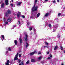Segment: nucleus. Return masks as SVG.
Segmentation results:
<instances>
[{
    "instance_id": "f257e3e1",
    "label": "nucleus",
    "mask_w": 65,
    "mask_h": 65,
    "mask_svg": "<svg viewBox=\"0 0 65 65\" xmlns=\"http://www.w3.org/2000/svg\"><path fill=\"white\" fill-rule=\"evenodd\" d=\"M37 8H38V7L36 6L35 4H34V6H33L32 8L31 9V12H33L34 11H37Z\"/></svg>"
},
{
    "instance_id": "f03ea898",
    "label": "nucleus",
    "mask_w": 65,
    "mask_h": 65,
    "mask_svg": "<svg viewBox=\"0 0 65 65\" xmlns=\"http://www.w3.org/2000/svg\"><path fill=\"white\" fill-rule=\"evenodd\" d=\"M58 24H56L55 25V26L54 27V29L53 30V32H54L56 30V29L58 28Z\"/></svg>"
},
{
    "instance_id": "7ed1b4c3",
    "label": "nucleus",
    "mask_w": 65,
    "mask_h": 65,
    "mask_svg": "<svg viewBox=\"0 0 65 65\" xmlns=\"http://www.w3.org/2000/svg\"><path fill=\"white\" fill-rule=\"evenodd\" d=\"M10 13H11V12H10V10H8L7 12L5 13V16L6 17H8V14H10Z\"/></svg>"
},
{
    "instance_id": "20e7f679",
    "label": "nucleus",
    "mask_w": 65,
    "mask_h": 65,
    "mask_svg": "<svg viewBox=\"0 0 65 65\" xmlns=\"http://www.w3.org/2000/svg\"><path fill=\"white\" fill-rule=\"evenodd\" d=\"M22 2L19 1H16V4L17 6H20L22 4Z\"/></svg>"
},
{
    "instance_id": "39448f33",
    "label": "nucleus",
    "mask_w": 65,
    "mask_h": 65,
    "mask_svg": "<svg viewBox=\"0 0 65 65\" xmlns=\"http://www.w3.org/2000/svg\"><path fill=\"white\" fill-rule=\"evenodd\" d=\"M28 35L27 34H25V37H24V39L25 40V41H27L28 40Z\"/></svg>"
},
{
    "instance_id": "423d86ee",
    "label": "nucleus",
    "mask_w": 65,
    "mask_h": 65,
    "mask_svg": "<svg viewBox=\"0 0 65 65\" xmlns=\"http://www.w3.org/2000/svg\"><path fill=\"white\" fill-rule=\"evenodd\" d=\"M0 4H2L1 5V7L3 8L4 7V3L3 2V1H1L0 2Z\"/></svg>"
},
{
    "instance_id": "0eeeda50",
    "label": "nucleus",
    "mask_w": 65,
    "mask_h": 65,
    "mask_svg": "<svg viewBox=\"0 0 65 65\" xmlns=\"http://www.w3.org/2000/svg\"><path fill=\"white\" fill-rule=\"evenodd\" d=\"M18 53H17L15 57V58L14 59V61H15L16 60H18Z\"/></svg>"
},
{
    "instance_id": "6e6552de",
    "label": "nucleus",
    "mask_w": 65,
    "mask_h": 65,
    "mask_svg": "<svg viewBox=\"0 0 65 65\" xmlns=\"http://www.w3.org/2000/svg\"><path fill=\"white\" fill-rule=\"evenodd\" d=\"M1 38L2 41H3V40H4L5 39L4 38V36L3 35H1Z\"/></svg>"
},
{
    "instance_id": "1a4fd4ad",
    "label": "nucleus",
    "mask_w": 65,
    "mask_h": 65,
    "mask_svg": "<svg viewBox=\"0 0 65 65\" xmlns=\"http://www.w3.org/2000/svg\"><path fill=\"white\" fill-rule=\"evenodd\" d=\"M9 60H7L5 62V65H9Z\"/></svg>"
},
{
    "instance_id": "9d476101",
    "label": "nucleus",
    "mask_w": 65,
    "mask_h": 65,
    "mask_svg": "<svg viewBox=\"0 0 65 65\" xmlns=\"http://www.w3.org/2000/svg\"><path fill=\"white\" fill-rule=\"evenodd\" d=\"M36 53V51H35L34 52L31 53L29 54V55L30 56H33L34 54L35 53Z\"/></svg>"
},
{
    "instance_id": "9b49d317",
    "label": "nucleus",
    "mask_w": 65,
    "mask_h": 65,
    "mask_svg": "<svg viewBox=\"0 0 65 65\" xmlns=\"http://www.w3.org/2000/svg\"><path fill=\"white\" fill-rule=\"evenodd\" d=\"M5 5H7L9 4V3H8V0H5Z\"/></svg>"
},
{
    "instance_id": "f8f14e48",
    "label": "nucleus",
    "mask_w": 65,
    "mask_h": 65,
    "mask_svg": "<svg viewBox=\"0 0 65 65\" xmlns=\"http://www.w3.org/2000/svg\"><path fill=\"white\" fill-rule=\"evenodd\" d=\"M21 13L20 12H18V13L17 14V16L18 17V18H19L20 17V16L21 15Z\"/></svg>"
},
{
    "instance_id": "ddd939ff",
    "label": "nucleus",
    "mask_w": 65,
    "mask_h": 65,
    "mask_svg": "<svg viewBox=\"0 0 65 65\" xmlns=\"http://www.w3.org/2000/svg\"><path fill=\"white\" fill-rule=\"evenodd\" d=\"M19 41L20 44H21V43H22V42H23V40L22 39H21V38H19Z\"/></svg>"
},
{
    "instance_id": "4468645a",
    "label": "nucleus",
    "mask_w": 65,
    "mask_h": 65,
    "mask_svg": "<svg viewBox=\"0 0 65 65\" xmlns=\"http://www.w3.org/2000/svg\"><path fill=\"white\" fill-rule=\"evenodd\" d=\"M34 17H35V15H34V14H31V16L30 17V18H31L32 19H33V18H34Z\"/></svg>"
},
{
    "instance_id": "2eb2a0df",
    "label": "nucleus",
    "mask_w": 65,
    "mask_h": 65,
    "mask_svg": "<svg viewBox=\"0 0 65 65\" xmlns=\"http://www.w3.org/2000/svg\"><path fill=\"white\" fill-rule=\"evenodd\" d=\"M48 48V47L47 46H43L42 47V48Z\"/></svg>"
},
{
    "instance_id": "dca6fc26",
    "label": "nucleus",
    "mask_w": 65,
    "mask_h": 65,
    "mask_svg": "<svg viewBox=\"0 0 65 65\" xmlns=\"http://www.w3.org/2000/svg\"><path fill=\"white\" fill-rule=\"evenodd\" d=\"M38 0H35L34 1V4H36V3H37V2Z\"/></svg>"
},
{
    "instance_id": "f3484780",
    "label": "nucleus",
    "mask_w": 65,
    "mask_h": 65,
    "mask_svg": "<svg viewBox=\"0 0 65 65\" xmlns=\"http://www.w3.org/2000/svg\"><path fill=\"white\" fill-rule=\"evenodd\" d=\"M26 48H27V47H28V46H29V44H28V43H27V42H26Z\"/></svg>"
},
{
    "instance_id": "a211bd4d",
    "label": "nucleus",
    "mask_w": 65,
    "mask_h": 65,
    "mask_svg": "<svg viewBox=\"0 0 65 65\" xmlns=\"http://www.w3.org/2000/svg\"><path fill=\"white\" fill-rule=\"evenodd\" d=\"M14 42L15 44L16 45H17V41L16 40L14 41Z\"/></svg>"
},
{
    "instance_id": "6ab92c4d",
    "label": "nucleus",
    "mask_w": 65,
    "mask_h": 65,
    "mask_svg": "<svg viewBox=\"0 0 65 65\" xmlns=\"http://www.w3.org/2000/svg\"><path fill=\"white\" fill-rule=\"evenodd\" d=\"M40 16V13H38L37 15V18H38Z\"/></svg>"
},
{
    "instance_id": "aec40b11",
    "label": "nucleus",
    "mask_w": 65,
    "mask_h": 65,
    "mask_svg": "<svg viewBox=\"0 0 65 65\" xmlns=\"http://www.w3.org/2000/svg\"><path fill=\"white\" fill-rule=\"evenodd\" d=\"M42 56H40V57H39L38 58V60H41V58H42Z\"/></svg>"
},
{
    "instance_id": "412c9836",
    "label": "nucleus",
    "mask_w": 65,
    "mask_h": 65,
    "mask_svg": "<svg viewBox=\"0 0 65 65\" xmlns=\"http://www.w3.org/2000/svg\"><path fill=\"white\" fill-rule=\"evenodd\" d=\"M18 25H19V26H20V24H21V21H18Z\"/></svg>"
},
{
    "instance_id": "4be33fe9",
    "label": "nucleus",
    "mask_w": 65,
    "mask_h": 65,
    "mask_svg": "<svg viewBox=\"0 0 65 65\" xmlns=\"http://www.w3.org/2000/svg\"><path fill=\"white\" fill-rule=\"evenodd\" d=\"M29 24H30V22L29 21H28V22L27 24V26L28 27V26L29 25Z\"/></svg>"
},
{
    "instance_id": "5701e85b",
    "label": "nucleus",
    "mask_w": 65,
    "mask_h": 65,
    "mask_svg": "<svg viewBox=\"0 0 65 65\" xmlns=\"http://www.w3.org/2000/svg\"><path fill=\"white\" fill-rule=\"evenodd\" d=\"M49 14L48 13H46V14L45 15V17H47L48 15Z\"/></svg>"
},
{
    "instance_id": "b1692460",
    "label": "nucleus",
    "mask_w": 65,
    "mask_h": 65,
    "mask_svg": "<svg viewBox=\"0 0 65 65\" xmlns=\"http://www.w3.org/2000/svg\"><path fill=\"white\" fill-rule=\"evenodd\" d=\"M11 21V19H9L7 20V21L8 22H10Z\"/></svg>"
},
{
    "instance_id": "393cba45",
    "label": "nucleus",
    "mask_w": 65,
    "mask_h": 65,
    "mask_svg": "<svg viewBox=\"0 0 65 65\" xmlns=\"http://www.w3.org/2000/svg\"><path fill=\"white\" fill-rule=\"evenodd\" d=\"M29 60L26 63V65H27V64H28L29 63Z\"/></svg>"
},
{
    "instance_id": "a878e982",
    "label": "nucleus",
    "mask_w": 65,
    "mask_h": 65,
    "mask_svg": "<svg viewBox=\"0 0 65 65\" xmlns=\"http://www.w3.org/2000/svg\"><path fill=\"white\" fill-rule=\"evenodd\" d=\"M48 1V0H45V1L43 3H46L47 2V1Z\"/></svg>"
},
{
    "instance_id": "bb28decb",
    "label": "nucleus",
    "mask_w": 65,
    "mask_h": 65,
    "mask_svg": "<svg viewBox=\"0 0 65 65\" xmlns=\"http://www.w3.org/2000/svg\"><path fill=\"white\" fill-rule=\"evenodd\" d=\"M31 62H35V60L34 59H32L31 60Z\"/></svg>"
},
{
    "instance_id": "cd10ccee",
    "label": "nucleus",
    "mask_w": 65,
    "mask_h": 65,
    "mask_svg": "<svg viewBox=\"0 0 65 65\" xmlns=\"http://www.w3.org/2000/svg\"><path fill=\"white\" fill-rule=\"evenodd\" d=\"M57 37H58V38H60V35L59 34H58L57 36Z\"/></svg>"
},
{
    "instance_id": "c85d7f7f",
    "label": "nucleus",
    "mask_w": 65,
    "mask_h": 65,
    "mask_svg": "<svg viewBox=\"0 0 65 65\" xmlns=\"http://www.w3.org/2000/svg\"><path fill=\"white\" fill-rule=\"evenodd\" d=\"M21 65H24V62L23 61L21 62Z\"/></svg>"
},
{
    "instance_id": "c756f323",
    "label": "nucleus",
    "mask_w": 65,
    "mask_h": 65,
    "mask_svg": "<svg viewBox=\"0 0 65 65\" xmlns=\"http://www.w3.org/2000/svg\"><path fill=\"white\" fill-rule=\"evenodd\" d=\"M58 46H56L55 47V49H57V48H58Z\"/></svg>"
},
{
    "instance_id": "7c9ffc66",
    "label": "nucleus",
    "mask_w": 65,
    "mask_h": 65,
    "mask_svg": "<svg viewBox=\"0 0 65 65\" xmlns=\"http://www.w3.org/2000/svg\"><path fill=\"white\" fill-rule=\"evenodd\" d=\"M8 24V22H5V25H6L7 24Z\"/></svg>"
},
{
    "instance_id": "2f4dec72",
    "label": "nucleus",
    "mask_w": 65,
    "mask_h": 65,
    "mask_svg": "<svg viewBox=\"0 0 65 65\" xmlns=\"http://www.w3.org/2000/svg\"><path fill=\"white\" fill-rule=\"evenodd\" d=\"M22 18H25V16L24 15H22Z\"/></svg>"
},
{
    "instance_id": "473e14b6",
    "label": "nucleus",
    "mask_w": 65,
    "mask_h": 65,
    "mask_svg": "<svg viewBox=\"0 0 65 65\" xmlns=\"http://www.w3.org/2000/svg\"><path fill=\"white\" fill-rule=\"evenodd\" d=\"M34 33H35V32H36V29H34Z\"/></svg>"
},
{
    "instance_id": "72a5a7b5",
    "label": "nucleus",
    "mask_w": 65,
    "mask_h": 65,
    "mask_svg": "<svg viewBox=\"0 0 65 65\" xmlns=\"http://www.w3.org/2000/svg\"><path fill=\"white\" fill-rule=\"evenodd\" d=\"M10 5L12 7H13V5L12 3Z\"/></svg>"
},
{
    "instance_id": "f704fd0d",
    "label": "nucleus",
    "mask_w": 65,
    "mask_h": 65,
    "mask_svg": "<svg viewBox=\"0 0 65 65\" xmlns=\"http://www.w3.org/2000/svg\"><path fill=\"white\" fill-rule=\"evenodd\" d=\"M48 26H49V27H51L52 26L51 24H49Z\"/></svg>"
},
{
    "instance_id": "c9c22d12",
    "label": "nucleus",
    "mask_w": 65,
    "mask_h": 65,
    "mask_svg": "<svg viewBox=\"0 0 65 65\" xmlns=\"http://www.w3.org/2000/svg\"><path fill=\"white\" fill-rule=\"evenodd\" d=\"M45 43L46 45H48V43L47 42H45Z\"/></svg>"
},
{
    "instance_id": "e433bc0d",
    "label": "nucleus",
    "mask_w": 65,
    "mask_h": 65,
    "mask_svg": "<svg viewBox=\"0 0 65 65\" xmlns=\"http://www.w3.org/2000/svg\"><path fill=\"white\" fill-rule=\"evenodd\" d=\"M32 30V27H30L29 28V30H30V31H31Z\"/></svg>"
},
{
    "instance_id": "4c0bfd02",
    "label": "nucleus",
    "mask_w": 65,
    "mask_h": 65,
    "mask_svg": "<svg viewBox=\"0 0 65 65\" xmlns=\"http://www.w3.org/2000/svg\"><path fill=\"white\" fill-rule=\"evenodd\" d=\"M21 60H19L18 61L19 62V63H20V62H21Z\"/></svg>"
},
{
    "instance_id": "58836bf2",
    "label": "nucleus",
    "mask_w": 65,
    "mask_h": 65,
    "mask_svg": "<svg viewBox=\"0 0 65 65\" xmlns=\"http://www.w3.org/2000/svg\"><path fill=\"white\" fill-rule=\"evenodd\" d=\"M38 54H41V51L39 52H38Z\"/></svg>"
},
{
    "instance_id": "ea45409f",
    "label": "nucleus",
    "mask_w": 65,
    "mask_h": 65,
    "mask_svg": "<svg viewBox=\"0 0 65 65\" xmlns=\"http://www.w3.org/2000/svg\"><path fill=\"white\" fill-rule=\"evenodd\" d=\"M51 58H52L51 57H49L48 58V59H51Z\"/></svg>"
},
{
    "instance_id": "a19ab883",
    "label": "nucleus",
    "mask_w": 65,
    "mask_h": 65,
    "mask_svg": "<svg viewBox=\"0 0 65 65\" xmlns=\"http://www.w3.org/2000/svg\"><path fill=\"white\" fill-rule=\"evenodd\" d=\"M53 2V3H56V1H55V0H54Z\"/></svg>"
},
{
    "instance_id": "79ce46f5",
    "label": "nucleus",
    "mask_w": 65,
    "mask_h": 65,
    "mask_svg": "<svg viewBox=\"0 0 65 65\" xmlns=\"http://www.w3.org/2000/svg\"><path fill=\"white\" fill-rule=\"evenodd\" d=\"M15 26L14 25L13 26V28H12V29H14V28H15Z\"/></svg>"
},
{
    "instance_id": "37998d69",
    "label": "nucleus",
    "mask_w": 65,
    "mask_h": 65,
    "mask_svg": "<svg viewBox=\"0 0 65 65\" xmlns=\"http://www.w3.org/2000/svg\"><path fill=\"white\" fill-rule=\"evenodd\" d=\"M49 56H50V57H51V58H52V55L51 54H50L49 55Z\"/></svg>"
},
{
    "instance_id": "c03bdc74",
    "label": "nucleus",
    "mask_w": 65,
    "mask_h": 65,
    "mask_svg": "<svg viewBox=\"0 0 65 65\" xmlns=\"http://www.w3.org/2000/svg\"><path fill=\"white\" fill-rule=\"evenodd\" d=\"M19 57H22V56H21V55L20 54H19Z\"/></svg>"
},
{
    "instance_id": "a18cd8bd",
    "label": "nucleus",
    "mask_w": 65,
    "mask_h": 65,
    "mask_svg": "<svg viewBox=\"0 0 65 65\" xmlns=\"http://www.w3.org/2000/svg\"><path fill=\"white\" fill-rule=\"evenodd\" d=\"M61 15V13H59L58 14V16L59 17H60V15Z\"/></svg>"
},
{
    "instance_id": "49530a36",
    "label": "nucleus",
    "mask_w": 65,
    "mask_h": 65,
    "mask_svg": "<svg viewBox=\"0 0 65 65\" xmlns=\"http://www.w3.org/2000/svg\"><path fill=\"white\" fill-rule=\"evenodd\" d=\"M60 48L61 49H63V47H62V46H60Z\"/></svg>"
},
{
    "instance_id": "de8ad7c7",
    "label": "nucleus",
    "mask_w": 65,
    "mask_h": 65,
    "mask_svg": "<svg viewBox=\"0 0 65 65\" xmlns=\"http://www.w3.org/2000/svg\"><path fill=\"white\" fill-rule=\"evenodd\" d=\"M8 50H9V51H11V49H8Z\"/></svg>"
},
{
    "instance_id": "09e8293b",
    "label": "nucleus",
    "mask_w": 65,
    "mask_h": 65,
    "mask_svg": "<svg viewBox=\"0 0 65 65\" xmlns=\"http://www.w3.org/2000/svg\"><path fill=\"white\" fill-rule=\"evenodd\" d=\"M11 47H9L8 48V49H11Z\"/></svg>"
},
{
    "instance_id": "8fccbe9b",
    "label": "nucleus",
    "mask_w": 65,
    "mask_h": 65,
    "mask_svg": "<svg viewBox=\"0 0 65 65\" xmlns=\"http://www.w3.org/2000/svg\"><path fill=\"white\" fill-rule=\"evenodd\" d=\"M32 34H33V33H32V32H31L30 33V34L31 35H32Z\"/></svg>"
},
{
    "instance_id": "3c124183",
    "label": "nucleus",
    "mask_w": 65,
    "mask_h": 65,
    "mask_svg": "<svg viewBox=\"0 0 65 65\" xmlns=\"http://www.w3.org/2000/svg\"><path fill=\"white\" fill-rule=\"evenodd\" d=\"M47 54H49V52H47Z\"/></svg>"
},
{
    "instance_id": "603ef678",
    "label": "nucleus",
    "mask_w": 65,
    "mask_h": 65,
    "mask_svg": "<svg viewBox=\"0 0 65 65\" xmlns=\"http://www.w3.org/2000/svg\"><path fill=\"white\" fill-rule=\"evenodd\" d=\"M11 1L12 2H13V0H11Z\"/></svg>"
},
{
    "instance_id": "864d4df0",
    "label": "nucleus",
    "mask_w": 65,
    "mask_h": 65,
    "mask_svg": "<svg viewBox=\"0 0 65 65\" xmlns=\"http://www.w3.org/2000/svg\"><path fill=\"white\" fill-rule=\"evenodd\" d=\"M57 2H59V0H57Z\"/></svg>"
},
{
    "instance_id": "5fc2aeb1",
    "label": "nucleus",
    "mask_w": 65,
    "mask_h": 65,
    "mask_svg": "<svg viewBox=\"0 0 65 65\" xmlns=\"http://www.w3.org/2000/svg\"><path fill=\"white\" fill-rule=\"evenodd\" d=\"M8 53V51H7L6 52V54H7V53Z\"/></svg>"
},
{
    "instance_id": "6e6d98bb",
    "label": "nucleus",
    "mask_w": 65,
    "mask_h": 65,
    "mask_svg": "<svg viewBox=\"0 0 65 65\" xmlns=\"http://www.w3.org/2000/svg\"><path fill=\"white\" fill-rule=\"evenodd\" d=\"M61 65H64V64L63 63H62Z\"/></svg>"
},
{
    "instance_id": "4d7b16f0",
    "label": "nucleus",
    "mask_w": 65,
    "mask_h": 65,
    "mask_svg": "<svg viewBox=\"0 0 65 65\" xmlns=\"http://www.w3.org/2000/svg\"><path fill=\"white\" fill-rule=\"evenodd\" d=\"M19 65H21V64H20Z\"/></svg>"
},
{
    "instance_id": "13d9d810",
    "label": "nucleus",
    "mask_w": 65,
    "mask_h": 65,
    "mask_svg": "<svg viewBox=\"0 0 65 65\" xmlns=\"http://www.w3.org/2000/svg\"><path fill=\"white\" fill-rule=\"evenodd\" d=\"M14 15H15V14H14Z\"/></svg>"
},
{
    "instance_id": "bf43d9fd",
    "label": "nucleus",
    "mask_w": 65,
    "mask_h": 65,
    "mask_svg": "<svg viewBox=\"0 0 65 65\" xmlns=\"http://www.w3.org/2000/svg\"><path fill=\"white\" fill-rule=\"evenodd\" d=\"M56 50V49H54V50Z\"/></svg>"
},
{
    "instance_id": "052dcab7",
    "label": "nucleus",
    "mask_w": 65,
    "mask_h": 65,
    "mask_svg": "<svg viewBox=\"0 0 65 65\" xmlns=\"http://www.w3.org/2000/svg\"><path fill=\"white\" fill-rule=\"evenodd\" d=\"M50 13H51V11H50Z\"/></svg>"
},
{
    "instance_id": "680f3d73",
    "label": "nucleus",
    "mask_w": 65,
    "mask_h": 65,
    "mask_svg": "<svg viewBox=\"0 0 65 65\" xmlns=\"http://www.w3.org/2000/svg\"><path fill=\"white\" fill-rule=\"evenodd\" d=\"M49 39H50V38H49Z\"/></svg>"
}]
</instances>
